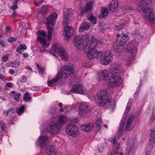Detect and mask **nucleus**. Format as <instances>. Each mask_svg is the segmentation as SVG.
I'll return each instance as SVG.
<instances>
[{"label": "nucleus", "instance_id": "f257e3e1", "mask_svg": "<svg viewBox=\"0 0 155 155\" xmlns=\"http://www.w3.org/2000/svg\"><path fill=\"white\" fill-rule=\"evenodd\" d=\"M116 68H112L108 71L105 70L99 74L100 78L104 80L110 87H114L120 85L121 82L120 77L118 74L122 73Z\"/></svg>", "mask_w": 155, "mask_h": 155}, {"label": "nucleus", "instance_id": "f03ea898", "mask_svg": "<svg viewBox=\"0 0 155 155\" xmlns=\"http://www.w3.org/2000/svg\"><path fill=\"white\" fill-rule=\"evenodd\" d=\"M73 68V65L71 64H68L64 65L61 68V71L58 73L56 77L48 81V86L57 85L63 78L66 79L71 74H74V71Z\"/></svg>", "mask_w": 155, "mask_h": 155}, {"label": "nucleus", "instance_id": "7ed1b4c3", "mask_svg": "<svg viewBox=\"0 0 155 155\" xmlns=\"http://www.w3.org/2000/svg\"><path fill=\"white\" fill-rule=\"evenodd\" d=\"M73 68V65L71 64H68L64 65L61 68V71L58 73L56 77L48 81V86L57 85L63 78L66 79L71 74H74V71Z\"/></svg>", "mask_w": 155, "mask_h": 155}, {"label": "nucleus", "instance_id": "20e7f679", "mask_svg": "<svg viewBox=\"0 0 155 155\" xmlns=\"http://www.w3.org/2000/svg\"><path fill=\"white\" fill-rule=\"evenodd\" d=\"M107 93L106 91H98L94 97V102L97 105L103 107L107 104L110 109H114L116 107L115 101L113 99L108 100Z\"/></svg>", "mask_w": 155, "mask_h": 155}, {"label": "nucleus", "instance_id": "39448f33", "mask_svg": "<svg viewBox=\"0 0 155 155\" xmlns=\"http://www.w3.org/2000/svg\"><path fill=\"white\" fill-rule=\"evenodd\" d=\"M147 3L144 1H141L137 7L138 10L143 12L144 18L147 21L152 23L154 22V13L151 8L147 6Z\"/></svg>", "mask_w": 155, "mask_h": 155}, {"label": "nucleus", "instance_id": "423d86ee", "mask_svg": "<svg viewBox=\"0 0 155 155\" xmlns=\"http://www.w3.org/2000/svg\"><path fill=\"white\" fill-rule=\"evenodd\" d=\"M48 40H47L46 38L47 37L46 32L45 31L39 30L37 32V34L40 36L37 37V39L39 41L41 45L45 47V48H48L49 45L51 38L52 36V31L53 28L51 27L49 25L48 26Z\"/></svg>", "mask_w": 155, "mask_h": 155}, {"label": "nucleus", "instance_id": "0eeeda50", "mask_svg": "<svg viewBox=\"0 0 155 155\" xmlns=\"http://www.w3.org/2000/svg\"><path fill=\"white\" fill-rule=\"evenodd\" d=\"M58 122L55 123L51 122L48 125L47 130L50 133L53 134L58 133L63 124L66 122V118L64 115H62L58 117Z\"/></svg>", "mask_w": 155, "mask_h": 155}, {"label": "nucleus", "instance_id": "6e6552de", "mask_svg": "<svg viewBox=\"0 0 155 155\" xmlns=\"http://www.w3.org/2000/svg\"><path fill=\"white\" fill-rule=\"evenodd\" d=\"M75 44L76 47L79 49H81L84 48L90 39V35L86 34L84 35H80L75 36Z\"/></svg>", "mask_w": 155, "mask_h": 155}, {"label": "nucleus", "instance_id": "1a4fd4ad", "mask_svg": "<svg viewBox=\"0 0 155 155\" xmlns=\"http://www.w3.org/2000/svg\"><path fill=\"white\" fill-rule=\"evenodd\" d=\"M134 117L131 115L128 119L125 120L122 118L118 129V132L119 136H121L126 131L130 130V125Z\"/></svg>", "mask_w": 155, "mask_h": 155}, {"label": "nucleus", "instance_id": "9d476101", "mask_svg": "<svg viewBox=\"0 0 155 155\" xmlns=\"http://www.w3.org/2000/svg\"><path fill=\"white\" fill-rule=\"evenodd\" d=\"M134 117L131 115L128 119L125 120L122 118L118 129V132L119 136H121L126 131L130 130V125Z\"/></svg>", "mask_w": 155, "mask_h": 155}, {"label": "nucleus", "instance_id": "9b49d317", "mask_svg": "<svg viewBox=\"0 0 155 155\" xmlns=\"http://www.w3.org/2000/svg\"><path fill=\"white\" fill-rule=\"evenodd\" d=\"M99 59L101 63L104 65H107L113 60V55L109 51L107 50L102 53L99 51Z\"/></svg>", "mask_w": 155, "mask_h": 155}, {"label": "nucleus", "instance_id": "f8f14e48", "mask_svg": "<svg viewBox=\"0 0 155 155\" xmlns=\"http://www.w3.org/2000/svg\"><path fill=\"white\" fill-rule=\"evenodd\" d=\"M51 52H54L55 54H58L59 56L64 60L67 59V54L66 50L62 47H60L59 45L54 44L52 46Z\"/></svg>", "mask_w": 155, "mask_h": 155}, {"label": "nucleus", "instance_id": "ddd939ff", "mask_svg": "<svg viewBox=\"0 0 155 155\" xmlns=\"http://www.w3.org/2000/svg\"><path fill=\"white\" fill-rule=\"evenodd\" d=\"M79 110L80 115L81 117H84L90 113L92 108L88 103H83L80 104Z\"/></svg>", "mask_w": 155, "mask_h": 155}, {"label": "nucleus", "instance_id": "4468645a", "mask_svg": "<svg viewBox=\"0 0 155 155\" xmlns=\"http://www.w3.org/2000/svg\"><path fill=\"white\" fill-rule=\"evenodd\" d=\"M65 131L69 135L73 137H76L78 136L79 132L78 127L74 124H70L66 128Z\"/></svg>", "mask_w": 155, "mask_h": 155}, {"label": "nucleus", "instance_id": "2eb2a0df", "mask_svg": "<svg viewBox=\"0 0 155 155\" xmlns=\"http://www.w3.org/2000/svg\"><path fill=\"white\" fill-rule=\"evenodd\" d=\"M101 43L100 41L96 39L94 35H92L91 36L90 41L85 45L84 48L83 49H84V51L86 49L96 50L94 48H96L98 43Z\"/></svg>", "mask_w": 155, "mask_h": 155}, {"label": "nucleus", "instance_id": "dca6fc26", "mask_svg": "<svg viewBox=\"0 0 155 155\" xmlns=\"http://www.w3.org/2000/svg\"><path fill=\"white\" fill-rule=\"evenodd\" d=\"M109 140L114 145V152L113 153L115 155H123V153L120 149V144L116 140L115 137V136L113 139L110 138Z\"/></svg>", "mask_w": 155, "mask_h": 155}, {"label": "nucleus", "instance_id": "f3484780", "mask_svg": "<svg viewBox=\"0 0 155 155\" xmlns=\"http://www.w3.org/2000/svg\"><path fill=\"white\" fill-rule=\"evenodd\" d=\"M42 132V136H40L38 140L36 142V144L38 147H44L47 142L48 137L45 134V130H43Z\"/></svg>", "mask_w": 155, "mask_h": 155}, {"label": "nucleus", "instance_id": "a211bd4d", "mask_svg": "<svg viewBox=\"0 0 155 155\" xmlns=\"http://www.w3.org/2000/svg\"><path fill=\"white\" fill-rule=\"evenodd\" d=\"M137 145V140L136 139L133 140L131 144L130 141L128 140L126 144V150L125 151L126 155H128L129 152L134 151Z\"/></svg>", "mask_w": 155, "mask_h": 155}, {"label": "nucleus", "instance_id": "6ab92c4d", "mask_svg": "<svg viewBox=\"0 0 155 155\" xmlns=\"http://www.w3.org/2000/svg\"><path fill=\"white\" fill-rule=\"evenodd\" d=\"M71 91L72 93L80 94H84L85 93L83 85L81 84H77L72 86Z\"/></svg>", "mask_w": 155, "mask_h": 155}, {"label": "nucleus", "instance_id": "aec40b11", "mask_svg": "<svg viewBox=\"0 0 155 155\" xmlns=\"http://www.w3.org/2000/svg\"><path fill=\"white\" fill-rule=\"evenodd\" d=\"M73 10L70 8L68 9L66 12L64 14L63 24L68 25L71 21V18L73 13Z\"/></svg>", "mask_w": 155, "mask_h": 155}, {"label": "nucleus", "instance_id": "412c9836", "mask_svg": "<svg viewBox=\"0 0 155 155\" xmlns=\"http://www.w3.org/2000/svg\"><path fill=\"white\" fill-rule=\"evenodd\" d=\"M57 16L58 15L55 12L53 13L48 16L47 18L48 26L49 25L53 28V27L56 20Z\"/></svg>", "mask_w": 155, "mask_h": 155}, {"label": "nucleus", "instance_id": "4be33fe9", "mask_svg": "<svg viewBox=\"0 0 155 155\" xmlns=\"http://www.w3.org/2000/svg\"><path fill=\"white\" fill-rule=\"evenodd\" d=\"M88 51H86L87 56L88 59L90 60H93L95 59L99 58L100 56L99 51L96 50H87Z\"/></svg>", "mask_w": 155, "mask_h": 155}, {"label": "nucleus", "instance_id": "5701e85b", "mask_svg": "<svg viewBox=\"0 0 155 155\" xmlns=\"http://www.w3.org/2000/svg\"><path fill=\"white\" fill-rule=\"evenodd\" d=\"M124 45L119 40H117L114 43L113 48L116 52H119L121 51L124 48Z\"/></svg>", "mask_w": 155, "mask_h": 155}, {"label": "nucleus", "instance_id": "b1692460", "mask_svg": "<svg viewBox=\"0 0 155 155\" xmlns=\"http://www.w3.org/2000/svg\"><path fill=\"white\" fill-rule=\"evenodd\" d=\"M64 32L63 34L65 38H69L70 36L73 33V29L71 26H66L64 27Z\"/></svg>", "mask_w": 155, "mask_h": 155}, {"label": "nucleus", "instance_id": "393cba45", "mask_svg": "<svg viewBox=\"0 0 155 155\" xmlns=\"http://www.w3.org/2000/svg\"><path fill=\"white\" fill-rule=\"evenodd\" d=\"M109 9L110 11L115 12L117 10L118 8V3L117 0H113L109 4Z\"/></svg>", "mask_w": 155, "mask_h": 155}, {"label": "nucleus", "instance_id": "a878e982", "mask_svg": "<svg viewBox=\"0 0 155 155\" xmlns=\"http://www.w3.org/2000/svg\"><path fill=\"white\" fill-rule=\"evenodd\" d=\"M101 13L99 14L98 16L100 18H105L107 16L109 10L105 7H102L100 9Z\"/></svg>", "mask_w": 155, "mask_h": 155}, {"label": "nucleus", "instance_id": "bb28decb", "mask_svg": "<svg viewBox=\"0 0 155 155\" xmlns=\"http://www.w3.org/2000/svg\"><path fill=\"white\" fill-rule=\"evenodd\" d=\"M91 27L90 24L87 22H84L80 25L79 31L80 32H81L85 30H88Z\"/></svg>", "mask_w": 155, "mask_h": 155}, {"label": "nucleus", "instance_id": "cd10ccee", "mask_svg": "<svg viewBox=\"0 0 155 155\" xmlns=\"http://www.w3.org/2000/svg\"><path fill=\"white\" fill-rule=\"evenodd\" d=\"M55 153L54 148L52 146H49L46 147L45 152L44 155H55Z\"/></svg>", "mask_w": 155, "mask_h": 155}, {"label": "nucleus", "instance_id": "c85d7f7f", "mask_svg": "<svg viewBox=\"0 0 155 155\" xmlns=\"http://www.w3.org/2000/svg\"><path fill=\"white\" fill-rule=\"evenodd\" d=\"M124 48L128 51V52L133 54L135 53L137 51L136 48L133 46L132 44H128L127 46H125Z\"/></svg>", "mask_w": 155, "mask_h": 155}, {"label": "nucleus", "instance_id": "c756f323", "mask_svg": "<svg viewBox=\"0 0 155 155\" xmlns=\"http://www.w3.org/2000/svg\"><path fill=\"white\" fill-rule=\"evenodd\" d=\"M93 2H89L85 8H83L81 11V14L85 13L89 11L91 9Z\"/></svg>", "mask_w": 155, "mask_h": 155}, {"label": "nucleus", "instance_id": "7c9ffc66", "mask_svg": "<svg viewBox=\"0 0 155 155\" xmlns=\"http://www.w3.org/2000/svg\"><path fill=\"white\" fill-rule=\"evenodd\" d=\"M93 126V124L91 123H90L88 124L82 125L81 126V129L85 132H88L91 129V128Z\"/></svg>", "mask_w": 155, "mask_h": 155}, {"label": "nucleus", "instance_id": "2f4dec72", "mask_svg": "<svg viewBox=\"0 0 155 155\" xmlns=\"http://www.w3.org/2000/svg\"><path fill=\"white\" fill-rule=\"evenodd\" d=\"M10 94L11 96L13 97L16 101H19L21 96L20 93L16 92L15 91H13L10 92Z\"/></svg>", "mask_w": 155, "mask_h": 155}, {"label": "nucleus", "instance_id": "473e14b6", "mask_svg": "<svg viewBox=\"0 0 155 155\" xmlns=\"http://www.w3.org/2000/svg\"><path fill=\"white\" fill-rule=\"evenodd\" d=\"M87 18L94 25L96 24V19L92 14H89L87 15Z\"/></svg>", "mask_w": 155, "mask_h": 155}, {"label": "nucleus", "instance_id": "72a5a7b5", "mask_svg": "<svg viewBox=\"0 0 155 155\" xmlns=\"http://www.w3.org/2000/svg\"><path fill=\"white\" fill-rule=\"evenodd\" d=\"M101 122L102 121L101 119H98L97 120L95 125L97 127V129H96V127H94L93 128L95 131H97L100 130L101 127Z\"/></svg>", "mask_w": 155, "mask_h": 155}, {"label": "nucleus", "instance_id": "f704fd0d", "mask_svg": "<svg viewBox=\"0 0 155 155\" xmlns=\"http://www.w3.org/2000/svg\"><path fill=\"white\" fill-rule=\"evenodd\" d=\"M150 140L152 143H155V127L151 130V133L150 137Z\"/></svg>", "mask_w": 155, "mask_h": 155}, {"label": "nucleus", "instance_id": "c9c22d12", "mask_svg": "<svg viewBox=\"0 0 155 155\" xmlns=\"http://www.w3.org/2000/svg\"><path fill=\"white\" fill-rule=\"evenodd\" d=\"M129 40V38L128 36L123 35L122 36L120 40H119V41H120L124 45Z\"/></svg>", "mask_w": 155, "mask_h": 155}, {"label": "nucleus", "instance_id": "e433bc0d", "mask_svg": "<svg viewBox=\"0 0 155 155\" xmlns=\"http://www.w3.org/2000/svg\"><path fill=\"white\" fill-rule=\"evenodd\" d=\"M49 116L52 118H55L57 117L56 113L54 108H51L49 111Z\"/></svg>", "mask_w": 155, "mask_h": 155}, {"label": "nucleus", "instance_id": "4c0bfd02", "mask_svg": "<svg viewBox=\"0 0 155 155\" xmlns=\"http://www.w3.org/2000/svg\"><path fill=\"white\" fill-rule=\"evenodd\" d=\"M27 48V47L25 44H21L18 48L17 51L19 53H21Z\"/></svg>", "mask_w": 155, "mask_h": 155}, {"label": "nucleus", "instance_id": "58836bf2", "mask_svg": "<svg viewBox=\"0 0 155 155\" xmlns=\"http://www.w3.org/2000/svg\"><path fill=\"white\" fill-rule=\"evenodd\" d=\"M20 65V62L18 61H15L10 62L7 64V66H11L14 67H18Z\"/></svg>", "mask_w": 155, "mask_h": 155}, {"label": "nucleus", "instance_id": "ea45409f", "mask_svg": "<svg viewBox=\"0 0 155 155\" xmlns=\"http://www.w3.org/2000/svg\"><path fill=\"white\" fill-rule=\"evenodd\" d=\"M31 95L28 92H26L24 94L23 97V99L26 102L30 101L31 100Z\"/></svg>", "mask_w": 155, "mask_h": 155}, {"label": "nucleus", "instance_id": "a19ab883", "mask_svg": "<svg viewBox=\"0 0 155 155\" xmlns=\"http://www.w3.org/2000/svg\"><path fill=\"white\" fill-rule=\"evenodd\" d=\"M127 21L126 22H125L124 23H121L120 25H116L115 27V29L116 30H121L124 27L126 23H127Z\"/></svg>", "mask_w": 155, "mask_h": 155}, {"label": "nucleus", "instance_id": "79ce46f5", "mask_svg": "<svg viewBox=\"0 0 155 155\" xmlns=\"http://www.w3.org/2000/svg\"><path fill=\"white\" fill-rule=\"evenodd\" d=\"M132 100L131 99H130L129 100V101L127 104L126 108V109L125 111V113H127L128 112V111L130 109V108L131 107L132 105Z\"/></svg>", "mask_w": 155, "mask_h": 155}, {"label": "nucleus", "instance_id": "37998d69", "mask_svg": "<svg viewBox=\"0 0 155 155\" xmlns=\"http://www.w3.org/2000/svg\"><path fill=\"white\" fill-rule=\"evenodd\" d=\"M141 81H140V86L138 87L135 93L134 94V98L135 99H136L137 98V96L139 95V93L140 91L141 88H140V85L141 84Z\"/></svg>", "mask_w": 155, "mask_h": 155}, {"label": "nucleus", "instance_id": "c03bdc74", "mask_svg": "<svg viewBox=\"0 0 155 155\" xmlns=\"http://www.w3.org/2000/svg\"><path fill=\"white\" fill-rule=\"evenodd\" d=\"M24 106H22L21 107H19L16 109V111L17 112L18 115H20L22 113L24 112Z\"/></svg>", "mask_w": 155, "mask_h": 155}, {"label": "nucleus", "instance_id": "a18cd8bd", "mask_svg": "<svg viewBox=\"0 0 155 155\" xmlns=\"http://www.w3.org/2000/svg\"><path fill=\"white\" fill-rule=\"evenodd\" d=\"M0 127L3 131H4L6 130V126L3 121H0Z\"/></svg>", "mask_w": 155, "mask_h": 155}, {"label": "nucleus", "instance_id": "49530a36", "mask_svg": "<svg viewBox=\"0 0 155 155\" xmlns=\"http://www.w3.org/2000/svg\"><path fill=\"white\" fill-rule=\"evenodd\" d=\"M36 65L38 70L39 74H42L44 71V69L40 67L38 63H36Z\"/></svg>", "mask_w": 155, "mask_h": 155}, {"label": "nucleus", "instance_id": "de8ad7c7", "mask_svg": "<svg viewBox=\"0 0 155 155\" xmlns=\"http://www.w3.org/2000/svg\"><path fill=\"white\" fill-rule=\"evenodd\" d=\"M18 1V0H16L15 2L13 3V5L11 7V8L12 10H14L18 8L17 4V2Z\"/></svg>", "mask_w": 155, "mask_h": 155}, {"label": "nucleus", "instance_id": "09e8293b", "mask_svg": "<svg viewBox=\"0 0 155 155\" xmlns=\"http://www.w3.org/2000/svg\"><path fill=\"white\" fill-rule=\"evenodd\" d=\"M14 110V109L13 108H10L8 110L5 111L4 113V114H5L6 115H8V114H9L10 112H11V113H12Z\"/></svg>", "mask_w": 155, "mask_h": 155}, {"label": "nucleus", "instance_id": "8fccbe9b", "mask_svg": "<svg viewBox=\"0 0 155 155\" xmlns=\"http://www.w3.org/2000/svg\"><path fill=\"white\" fill-rule=\"evenodd\" d=\"M48 10L47 7L45 6H43L42 8L41 12L43 14L45 13Z\"/></svg>", "mask_w": 155, "mask_h": 155}, {"label": "nucleus", "instance_id": "3c124183", "mask_svg": "<svg viewBox=\"0 0 155 155\" xmlns=\"http://www.w3.org/2000/svg\"><path fill=\"white\" fill-rule=\"evenodd\" d=\"M17 38L15 37H10L8 38V42L10 43H12L13 41H16Z\"/></svg>", "mask_w": 155, "mask_h": 155}, {"label": "nucleus", "instance_id": "603ef678", "mask_svg": "<svg viewBox=\"0 0 155 155\" xmlns=\"http://www.w3.org/2000/svg\"><path fill=\"white\" fill-rule=\"evenodd\" d=\"M5 86L9 87H13V84L11 82H8L5 85Z\"/></svg>", "mask_w": 155, "mask_h": 155}, {"label": "nucleus", "instance_id": "864d4df0", "mask_svg": "<svg viewBox=\"0 0 155 155\" xmlns=\"http://www.w3.org/2000/svg\"><path fill=\"white\" fill-rule=\"evenodd\" d=\"M8 58V57L6 55H4L2 57V59L3 61L6 62V61Z\"/></svg>", "mask_w": 155, "mask_h": 155}, {"label": "nucleus", "instance_id": "5fc2aeb1", "mask_svg": "<svg viewBox=\"0 0 155 155\" xmlns=\"http://www.w3.org/2000/svg\"><path fill=\"white\" fill-rule=\"evenodd\" d=\"M151 151V149H148V148H147L146 150V155H150Z\"/></svg>", "mask_w": 155, "mask_h": 155}, {"label": "nucleus", "instance_id": "6e6d98bb", "mask_svg": "<svg viewBox=\"0 0 155 155\" xmlns=\"http://www.w3.org/2000/svg\"><path fill=\"white\" fill-rule=\"evenodd\" d=\"M150 140L149 141V148L150 149H151V150L152 151V149L153 147V144L155 143H152L151 142Z\"/></svg>", "mask_w": 155, "mask_h": 155}, {"label": "nucleus", "instance_id": "4d7b16f0", "mask_svg": "<svg viewBox=\"0 0 155 155\" xmlns=\"http://www.w3.org/2000/svg\"><path fill=\"white\" fill-rule=\"evenodd\" d=\"M26 79L25 76H22L20 80L21 82L22 83L25 82Z\"/></svg>", "mask_w": 155, "mask_h": 155}, {"label": "nucleus", "instance_id": "13d9d810", "mask_svg": "<svg viewBox=\"0 0 155 155\" xmlns=\"http://www.w3.org/2000/svg\"><path fill=\"white\" fill-rule=\"evenodd\" d=\"M18 15V14L17 13V12L15 11H14L13 13L11 15V18H13L15 17Z\"/></svg>", "mask_w": 155, "mask_h": 155}, {"label": "nucleus", "instance_id": "bf43d9fd", "mask_svg": "<svg viewBox=\"0 0 155 155\" xmlns=\"http://www.w3.org/2000/svg\"><path fill=\"white\" fill-rule=\"evenodd\" d=\"M44 0H34L35 2L37 4H40L42 3Z\"/></svg>", "mask_w": 155, "mask_h": 155}, {"label": "nucleus", "instance_id": "052dcab7", "mask_svg": "<svg viewBox=\"0 0 155 155\" xmlns=\"http://www.w3.org/2000/svg\"><path fill=\"white\" fill-rule=\"evenodd\" d=\"M0 79L3 81H6V78L5 77L1 74H0Z\"/></svg>", "mask_w": 155, "mask_h": 155}, {"label": "nucleus", "instance_id": "680f3d73", "mask_svg": "<svg viewBox=\"0 0 155 155\" xmlns=\"http://www.w3.org/2000/svg\"><path fill=\"white\" fill-rule=\"evenodd\" d=\"M0 45L3 47H4L5 46V44L4 41L2 40H0Z\"/></svg>", "mask_w": 155, "mask_h": 155}, {"label": "nucleus", "instance_id": "e2e57ef3", "mask_svg": "<svg viewBox=\"0 0 155 155\" xmlns=\"http://www.w3.org/2000/svg\"><path fill=\"white\" fill-rule=\"evenodd\" d=\"M8 73L11 74L13 75L15 73V71L13 69H9L8 71Z\"/></svg>", "mask_w": 155, "mask_h": 155}, {"label": "nucleus", "instance_id": "0e129e2a", "mask_svg": "<svg viewBox=\"0 0 155 155\" xmlns=\"http://www.w3.org/2000/svg\"><path fill=\"white\" fill-rule=\"evenodd\" d=\"M22 55L23 57L25 58H28V54L26 53H23Z\"/></svg>", "mask_w": 155, "mask_h": 155}, {"label": "nucleus", "instance_id": "69168bd1", "mask_svg": "<svg viewBox=\"0 0 155 155\" xmlns=\"http://www.w3.org/2000/svg\"><path fill=\"white\" fill-rule=\"evenodd\" d=\"M6 30L7 31H9L10 30V27L9 26H6L5 27Z\"/></svg>", "mask_w": 155, "mask_h": 155}, {"label": "nucleus", "instance_id": "338daca9", "mask_svg": "<svg viewBox=\"0 0 155 155\" xmlns=\"http://www.w3.org/2000/svg\"><path fill=\"white\" fill-rule=\"evenodd\" d=\"M58 106L61 107H63V104L61 103H59L58 104Z\"/></svg>", "mask_w": 155, "mask_h": 155}, {"label": "nucleus", "instance_id": "774afa93", "mask_svg": "<svg viewBox=\"0 0 155 155\" xmlns=\"http://www.w3.org/2000/svg\"><path fill=\"white\" fill-rule=\"evenodd\" d=\"M59 110L61 112H63L64 111V109L63 107H61V108L59 109Z\"/></svg>", "mask_w": 155, "mask_h": 155}]
</instances>
